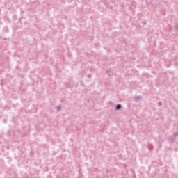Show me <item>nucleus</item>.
<instances>
[{"mask_svg": "<svg viewBox=\"0 0 178 178\" xmlns=\"http://www.w3.org/2000/svg\"><path fill=\"white\" fill-rule=\"evenodd\" d=\"M120 108H121V105H120V104L117 105V106H116V110L118 111V110H120Z\"/></svg>", "mask_w": 178, "mask_h": 178, "instance_id": "f257e3e1", "label": "nucleus"}]
</instances>
